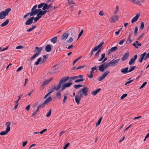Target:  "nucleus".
<instances>
[{
  "instance_id": "12",
  "label": "nucleus",
  "mask_w": 149,
  "mask_h": 149,
  "mask_svg": "<svg viewBox=\"0 0 149 149\" xmlns=\"http://www.w3.org/2000/svg\"><path fill=\"white\" fill-rule=\"evenodd\" d=\"M132 45L136 48H138V46H141V44L140 42L139 43L138 41L136 40L135 42L133 43Z\"/></svg>"
},
{
  "instance_id": "35",
  "label": "nucleus",
  "mask_w": 149,
  "mask_h": 149,
  "mask_svg": "<svg viewBox=\"0 0 149 149\" xmlns=\"http://www.w3.org/2000/svg\"><path fill=\"white\" fill-rule=\"evenodd\" d=\"M85 79H76L75 80V82L76 83H78L80 82L83 81L85 80Z\"/></svg>"
},
{
  "instance_id": "13",
  "label": "nucleus",
  "mask_w": 149,
  "mask_h": 149,
  "mask_svg": "<svg viewBox=\"0 0 149 149\" xmlns=\"http://www.w3.org/2000/svg\"><path fill=\"white\" fill-rule=\"evenodd\" d=\"M140 15L137 14L132 19L131 22L132 23H133L137 21Z\"/></svg>"
},
{
  "instance_id": "11",
  "label": "nucleus",
  "mask_w": 149,
  "mask_h": 149,
  "mask_svg": "<svg viewBox=\"0 0 149 149\" xmlns=\"http://www.w3.org/2000/svg\"><path fill=\"white\" fill-rule=\"evenodd\" d=\"M69 78V77H64L61 80H60L59 81V83L61 84L63 83H64L66 81H67L68 80V79Z\"/></svg>"
},
{
  "instance_id": "27",
  "label": "nucleus",
  "mask_w": 149,
  "mask_h": 149,
  "mask_svg": "<svg viewBox=\"0 0 149 149\" xmlns=\"http://www.w3.org/2000/svg\"><path fill=\"white\" fill-rule=\"evenodd\" d=\"M106 64H107V65H107L108 67L109 66H112V67H113V66H115V65L113 64V61H110L108 63H106Z\"/></svg>"
},
{
  "instance_id": "9",
  "label": "nucleus",
  "mask_w": 149,
  "mask_h": 149,
  "mask_svg": "<svg viewBox=\"0 0 149 149\" xmlns=\"http://www.w3.org/2000/svg\"><path fill=\"white\" fill-rule=\"evenodd\" d=\"M34 19V17H32L27 20L25 22V25H29L31 24L33 22V20Z\"/></svg>"
},
{
  "instance_id": "6",
  "label": "nucleus",
  "mask_w": 149,
  "mask_h": 149,
  "mask_svg": "<svg viewBox=\"0 0 149 149\" xmlns=\"http://www.w3.org/2000/svg\"><path fill=\"white\" fill-rule=\"evenodd\" d=\"M106 63H104L103 64L99 65V70L102 72H103L104 70L108 68Z\"/></svg>"
},
{
  "instance_id": "45",
  "label": "nucleus",
  "mask_w": 149,
  "mask_h": 149,
  "mask_svg": "<svg viewBox=\"0 0 149 149\" xmlns=\"http://www.w3.org/2000/svg\"><path fill=\"white\" fill-rule=\"evenodd\" d=\"M61 95V94L60 92L58 91L56 93V96L57 98H59Z\"/></svg>"
},
{
  "instance_id": "2",
  "label": "nucleus",
  "mask_w": 149,
  "mask_h": 149,
  "mask_svg": "<svg viewBox=\"0 0 149 149\" xmlns=\"http://www.w3.org/2000/svg\"><path fill=\"white\" fill-rule=\"evenodd\" d=\"M11 10L10 8H7L6 9L5 11H2L0 13V19H3L5 18L6 16H7Z\"/></svg>"
},
{
  "instance_id": "32",
  "label": "nucleus",
  "mask_w": 149,
  "mask_h": 149,
  "mask_svg": "<svg viewBox=\"0 0 149 149\" xmlns=\"http://www.w3.org/2000/svg\"><path fill=\"white\" fill-rule=\"evenodd\" d=\"M136 68V66H133L131 67L128 70V72H130L134 70Z\"/></svg>"
},
{
  "instance_id": "62",
  "label": "nucleus",
  "mask_w": 149,
  "mask_h": 149,
  "mask_svg": "<svg viewBox=\"0 0 149 149\" xmlns=\"http://www.w3.org/2000/svg\"><path fill=\"white\" fill-rule=\"evenodd\" d=\"M73 41V39L71 37H70L69 40L67 41V42L68 43L72 42Z\"/></svg>"
},
{
  "instance_id": "7",
  "label": "nucleus",
  "mask_w": 149,
  "mask_h": 149,
  "mask_svg": "<svg viewBox=\"0 0 149 149\" xmlns=\"http://www.w3.org/2000/svg\"><path fill=\"white\" fill-rule=\"evenodd\" d=\"M72 83L71 82H69L68 83H65L61 86L62 90H63L65 89V88L69 87L72 84Z\"/></svg>"
},
{
  "instance_id": "3",
  "label": "nucleus",
  "mask_w": 149,
  "mask_h": 149,
  "mask_svg": "<svg viewBox=\"0 0 149 149\" xmlns=\"http://www.w3.org/2000/svg\"><path fill=\"white\" fill-rule=\"evenodd\" d=\"M88 89H89L88 88L85 87L82 89H81L78 93L81 96H83V95L86 96L88 95Z\"/></svg>"
},
{
  "instance_id": "50",
  "label": "nucleus",
  "mask_w": 149,
  "mask_h": 149,
  "mask_svg": "<svg viewBox=\"0 0 149 149\" xmlns=\"http://www.w3.org/2000/svg\"><path fill=\"white\" fill-rule=\"evenodd\" d=\"M83 32V30H81L80 32V33H79V34L78 35V38L77 39V40H78V39L79 38V37L81 36Z\"/></svg>"
},
{
  "instance_id": "14",
  "label": "nucleus",
  "mask_w": 149,
  "mask_h": 149,
  "mask_svg": "<svg viewBox=\"0 0 149 149\" xmlns=\"http://www.w3.org/2000/svg\"><path fill=\"white\" fill-rule=\"evenodd\" d=\"M128 67H126L124 68H122L121 69V72L123 74H126L128 72Z\"/></svg>"
},
{
  "instance_id": "41",
  "label": "nucleus",
  "mask_w": 149,
  "mask_h": 149,
  "mask_svg": "<svg viewBox=\"0 0 149 149\" xmlns=\"http://www.w3.org/2000/svg\"><path fill=\"white\" fill-rule=\"evenodd\" d=\"M47 59V57L46 55H44L43 56V58L42 61V63H44L46 61Z\"/></svg>"
},
{
  "instance_id": "58",
  "label": "nucleus",
  "mask_w": 149,
  "mask_h": 149,
  "mask_svg": "<svg viewBox=\"0 0 149 149\" xmlns=\"http://www.w3.org/2000/svg\"><path fill=\"white\" fill-rule=\"evenodd\" d=\"M99 49L98 47H97V46H95L94 48L92 50L93 51L95 52L97 51L98 49Z\"/></svg>"
},
{
  "instance_id": "61",
  "label": "nucleus",
  "mask_w": 149,
  "mask_h": 149,
  "mask_svg": "<svg viewBox=\"0 0 149 149\" xmlns=\"http://www.w3.org/2000/svg\"><path fill=\"white\" fill-rule=\"evenodd\" d=\"M133 81V80H131L129 81H127V82H126L125 83V85H127V84H130V83H131V82H132Z\"/></svg>"
},
{
  "instance_id": "21",
  "label": "nucleus",
  "mask_w": 149,
  "mask_h": 149,
  "mask_svg": "<svg viewBox=\"0 0 149 149\" xmlns=\"http://www.w3.org/2000/svg\"><path fill=\"white\" fill-rule=\"evenodd\" d=\"M9 22V20L8 19L6 20L5 21L3 22L1 25V27H2L8 24Z\"/></svg>"
},
{
  "instance_id": "30",
  "label": "nucleus",
  "mask_w": 149,
  "mask_h": 149,
  "mask_svg": "<svg viewBox=\"0 0 149 149\" xmlns=\"http://www.w3.org/2000/svg\"><path fill=\"white\" fill-rule=\"evenodd\" d=\"M135 61L133 60V59L131 58L129 62V64L130 65H131L133 64H134L135 63Z\"/></svg>"
},
{
  "instance_id": "40",
  "label": "nucleus",
  "mask_w": 149,
  "mask_h": 149,
  "mask_svg": "<svg viewBox=\"0 0 149 149\" xmlns=\"http://www.w3.org/2000/svg\"><path fill=\"white\" fill-rule=\"evenodd\" d=\"M138 30V28L137 26H136L135 27L134 31V34L135 36H136L137 35V31Z\"/></svg>"
},
{
  "instance_id": "42",
  "label": "nucleus",
  "mask_w": 149,
  "mask_h": 149,
  "mask_svg": "<svg viewBox=\"0 0 149 149\" xmlns=\"http://www.w3.org/2000/svg\"><path fill=\"white\" fill-rule=\"evenodd\" d=\"M144 27V23L143 22H142L141 23V25L140 26V29L142 30L143 29Z\"/></svg>"
},
{
  "instance_id": "8",
  "label": "nucleus",
  "mask_w": 149,
  "mask_h": 149,
  "mask_svg": "<svg viewBox=\"0 0 149 149\" xmlns=\"http://www.w3.org/2000/svg\"><path fill=\"white\" fill-rule=\"evenodd\" d=\"M83 97V96H81L78 93L75 96V101L77 104H79V103L80 101L81 100V97Z\"/></svg>"
},
{
  "instance_id": "36",
  "label": "nucleus",
  "mask_w": 149,
  "mask_h": 149,
  "mask_svg": "<svg viewBox=\"0 0 149 149\" xmlns=\"http://www.w3.org/2000/svg\"><path fill=\"white\" fill-rule=\"evenodd\" d=\"M115 22V20L114 19V16H113L111 17V20L110 21V22L111 23H114Z\"/></svg>"
},
{
  "instance_id": "25",
  "label": "nucleus",
  "mask_w": 149,
  "mask_h": 149,
  "mask_svg": "<svg viewBox=\"0 0 149 149\" xmlns=\"http://www.w3.org/2000/svg\"><path fill=\"white\" fill-rule=\"evenodd\" d=\"M120 60V59H116L115 60H112V61H113V64L115 66L117 65L118 63L119 62V61Z\"/></svg>"
},
{
  "instance_id": "64",
  "label": "nucleus",
  "mask_w": 149,
  "mask_h": 149,
  "mask_svg": "<svg viewBox=\"0 0 149 149\" xmlns=\"http://www.w3.org/2000/svg\"><path fill=\"white\" fill-rule=\"evenodd\" d=\"M37 14V16L39 17L40 18L42 16V15L39 12H38Z\"/></svg>"
},
{
  "instance_id": "24",
  "label": "nucleus",
  "mask_w": 149,
  "mask_h": 149,
  "mask_svg": "<svg viewBox=\"0 0 149 149\" xmlns=\"http://www.w3.org/2000/svg\"><path fill=\"white\" fill-rule=\"evenodd\" d=\"M132 2L133 3L135 4H139L141 1V0H129Z\"/></svg>"
},
{
  "instance_id": "23",
  "label": "nucleus",
  "mask_w": 149,
  "mask_h": 149,
  "mask_svg": "<svg viewBox=\"0 0 149 149\" xmlns=\"http://www.w3.org/2000/svg\"><path fill=\"white\" fill-rule=\"evenodd\" d=\"M52 79V78H51L50 79L47 80L43 82V86H45L48 84L50 82Z\"/></svg>"
},
{
  "instance_id": "48",
  "label": "nucleus",
  "mask_w": 149,
  "mask_h": 149,
  "mask_svg": "<svg viewBox=\"0 0 149 149\" xmlns=\"http://www.w3.org/2000/svg\"><path fill=\"white\" fill-rule=\"evenodd\" d=\"M51 109H50L49 110V112L46 115V116L47 117H49L51 115Z\"/></svg>"
},
{
  "instance_id": "1",
  "label": "nucleus",
  "mask_w": 149,
  "mask_h": 149,
  "mask_svg": "<svg viewBox=\"0 0 149 149\" xmlns=\"http://www.w3.org/2000/svg\"><path fill=\"white\" fill-rule=\"evenodd\" d=\"M37 7V5L36 4L31 9V15H35L39 12L43 16L47 12V10H41V9H36Z\"/></svg>"
},
{
  "instance_id": "18",
  "label": "nucleus",
  "mask_w": 149,
  "mask_h": 149,
  "mask_svg": "<svg viewBox=\"0 0 149 149\" xmlns=\"http://www.w3.org/2000/svg\"><path fill=\"white\" fill-rule=\"evenodd\" d=\"M52 100V97L51 96L49 97L48 98L46 99V100L43 102L45 104H46L49 102L51 101Z\"/></svg>"
},
{
  "instance_id": "59",
  "label": "nucleus",
  "mask_w": 149,
  "mask_h": 149,
  "mask_svg": "<svg viewBox=\"0 0 149 149\" xmlns=\"http://www.w3.org/2000/svg\"><path fill=\"white\" fill-rule=\"evenodd\" d=\"M148 58H149V52L146 55L145 58H144V60H146Z\"/></svg>"
},
{
  "instance_id": "34",
  "label": "nucleus",
  "mask_w": 149,
  "mask_h": 149,
  "mask_svg": "<svg viewBox=\"0 0 149 149\" xmlns=\"http://www.w3.org/2000/svg\"><path fill=\"white\" fill-rule=\"evenodd\" d=\"M45 104H44V102H43L42 104L39 105L38 107V108H42L44 107Z\"/></svg>"
},
{
  "instance_id": "22",
  "label": "nucleus",
  "mask_w": 149,
  "mask_h": 149,
  "mask_svg": "<svg viewBox=\"0 0 149 149\" xmlns=\"http://www.w3.org/2000/svg\"><path fill=\"white\" fill-rule=\"evenodd\" d=\"M42 9L44 10H46L49 9L48 4L47 3H44V5L43 6Z\"/></svg>"
},
{
  "instance_id": "26",
  "label": "nucleus",
  "mask_w": 149,
  "mask_h": 149,
  "mask_svg": "<svg viewBox=\"0 0 149 149\" xmlns=\"http://www.w3.org/2000/svg\"><path fill=\"white\" fill-rule=\"evenodd\" d=\"M110 72L109 71H107L103 73L102 75L104 78Z\"/></svg>"
},
{
  "instance_id": "16",
  "label": "nucleus",
  "mask_w": 149,
  "mask_h": 149,
  "mask_svg": "<svg viewBox=\"0 0 149 149\" xmlns=\"http://www.w3.org/2000/svg\"><path fill=\"white\" fill-rule=\"evenodd\" d=\"M101 89L100 88H98L96 90L92 92H91V94L93 95H95L99 91L101 90Z\"/></svg>"
},
{
  "instance_id": "38",
  "label": "nucleus",
  "mask_w": 149,
  "mask_h": 149,
  "mask_svg": "<svg viewBox=\"0 0 149 149\" xmlns=\"http://www.w3.org/2000/svg\"><path fill=\"white\" fill-rule=\"evenodd\" d=\"M76 79H78V77L77 76H75L71 77L70 79V82L72 80H74Z\"/></svg>"
},
{
  "instance_id": "63",
  "label": "nucleus",
  "mask_w": 149,
  "mask_h": 149,
  "mask_svg": "<svg viewBox=\"0 0 149 149\" xmlns=\"http://www.w3.org/2000/svg\"><path fill=\"white\" fill-rule=\"evenodd\" d=\"M23 68V67L22 66H21V67H19L18 69H17V70H16V71L17 72H19L20 70H21Z\"/></svg>"
},
{
  "instance_id": "46",
  "label": "nucleus",
  "mask_w": 149,
  "mask_h": 149,
  "mask_svg": "<svg viewBox=\"0 0 149 149\" xmlns=\"http://www.w3.org/2000/svg\"><path fill=\"white\" fill-rule=\"evenodd\" d=\"M127 94L126 93L124 94L120 97V99L122 100L125 97L127 96Z\"/></svg>"
},
{
  "instance_id": "53",
  "label": "nucleus",
  "mask_w": 149,
  "mask_h": 149,
  "mask_svg": "<svg viewBox=\"0 0 149 149\" xmlns=\"http://www.w3.org/2000/svg\"><path fill=\"white\" fill-rule=\"evenodd\" d=\"M104 78L102 75L99 77L98 79V80L99 81H101Z\"/></svg>"
},
{
  "instance_id": "49",
  "label": "nucleus",
  "mask_w": 149,
  "mask_h": 149,
  "mask_svg": "<svg viewBox=\"0 0 149 149\" xmlns=\"http://www.w3.org/2000/svg\"><path fill=\"white\" fill-rule=\"evenodd\" d=\"M40 18L39 17L37 16V17H36L35 18L34 17V21L35 22H36L37 21H38L39 19H40Z\"/></svg>"
},
{
  "instance_id": "5",
  "label": "nucleus",
  "mask_w": 149,
  "mask_h": 149,
  "mask_svg": "<svg viewBox=\"0 0 149 149\" xmlns=\"http://www.w3.org/2000/svg\"><path fill=\"white\" fill-rule=\"evenodd\" d=\"M35 49L37 50V52L34 55L31 57V60L35 58L38 56L39 55L42 49V47L39 48L38 47H36L35 48Z\"/></svg>"
},
{
  "instance_id": "52",
  "label": "nucleus",
  "mask_w": 149,
  "mask_h": 149,
  "mask_svg": "<svg viewBox=\"0 0 149 149\" xmlns=\"http://www.w3.org/2000/svg\"><path fill=\"white\" fill-rule=\"evenodd\" d=\"M67 97L65 95L64 96V98L63 101V104H64V103H65V102L67 100Z\"/></svg>"
},
{
  "instance_id": "37",
  "label": "nucleus",
  "mask_w": 149,
  "mask_h": 149,
  "mask_svg": "<svg viewBox=\"0 0 149 149\" xmlns=\"http://www.w3.org/2000/svg\"><path fill=\"white\" fill-rule=\"evenodd\" d=\"M82 86V85L80 84L75 85L74 86V88L76 89H78L79 87Z\"/></svg>"
},
{
  "instance_id": "56",
  "label": "nucleus",
  "mask_w": 149,
  "mask_h": 149,
  "mask_svg": "<svg viewBox=\"0 0 149 149\" xmlns=\"http://www.w3.org/2000/svg\"><path fill=\"white\" fill-rule=\"evenodd\" d=\"M70 143H68L66 144L63 148V149H66L68 146L69 145Z\"/></svg>"
},
{
  "instance_id": "31",
  "label": "nucleus",
  "mask_w": 149,
  "mask_h": 149,
  "mask_svg": "<svg viewBox=\"0 0 149 149\" xmlns=\"http://www.w3.org/2000/svg\"><path fill=\"white\" fill-rule=\"evenodd\" d=\"M105 53L101 55V57L98 60L99 61H101L105 57Z\"/></svg>"
},
{
  "instance_id": "47",
  "label": "nucleus",
  "mask_w": 149,
  "mask_h": 149,
  "mask_svg": "<svg viewBox=\"0 0 149 149\" xmlns=\"http://www.w3.org/2000/svg\"><path fill=\"white\" fill-rule=\"evenodd\" d=\"M54 88L53 86L49 90V93H51L52 92L54 91Z\"/></svg>"
},
{
  "instance_id": "60",
  "label": "nucleus",
  "mask_w": 149,
  "mask_h": 149,
  "mask_svg": "<svg viewBox=\"0 0 149 149\" xmlns=\"http://www.w3.org/2000/svg\"><path fill=\"white\" fill-rule=\"evenodd\" d=\"M125 41V40L124 39L122 40L120 42H119L118 43L119 45H122Z\"/></svg>"
},
{
  "instance_id": "29",
  "label": "nucleus",
  "mask_w": 149,
  "mask_h": 149,
  "mask_svg": "<svg viewBox=\"0 0 149 149\" xmlns=\"http://www.w3.org/2000/svg\"><path fill=\"white\" fill-rule=\"evenodd\" d=\"M35 28H36V26L35 25H32V27L27 30V31L30 32Z\"/></svg>"
},
{
  "instance_id": "20",
  "label": "nucleus",
  "mask_w": 149,
  "mask_h": 149,
  "mask_svg": "<svg viewBox=\"0 0 149 149\" xmlns=\"http://www.w3.org/2000/svg\"><path fill=\"white\" fill-rule=\"evenodd\" d=\"M68 36V33H64L62 36L61 37V39L62 40H65L66 39Z\"/></svg>"
},
{
  "instance_id": "15",
  "label": "nucleus",
  "mask_w": 149,
  "mask_h": 149,
  "mask_svg": "<svg viewBox=\"0 0 149 149\" xmlns=\"http://www.w3.org/2000/svg\"><path fill=\"white\" fill-rule=\"evenodd\" d=\"M117 49L118 48L116 46L112 47L110 49H109L108 50V53L109 54L110 53L113 52L114 51H115L117 50Z\"/></svg>"
},
{
  "instance_id": "44",
  "label": "nucleus",
  "mask_w": 149,
  "mask_h": 149,
  "mask_svg": "<svg viewBox=\"0 0 149 149\" xmlns=\"http://www.w3.org/2000/svg\"><path fill=\"white\" fill-rule=\"evenodd\" d=\"M146 52H145L143 53V54H141V58H142L144 60V58H145V56L146 55Z\"/></svg>"
},
{
  "instance_id": "43",
  "label": "nucleus",
  "mask_w": 149,
  "mask_h": 149,
  "mask_svg": "<svg viewBox=\"0 0 149 149\" xmlns=\"http://www.w3.org/2000/svg\"><path fill=\"white\" fill-rule=\"evenodd\" d=\"M44 5V3H41L40 4L38 5V9H40V8H42V7H43V6Z\"/></svg>"
},
{
  "instance_id": "57",
  "label": "nucleus",
  "mask_w": 149,
  "mask_h": 149,
  "mask_svg": "<svg viewBox=\"0 0 149 149\" xmlns=\"http://www.w3.org/2000/svg\"><path fill=\"white\" fill-rule=\"evenodd\" d=\"M30 108V105H28L26 108L25 110L27 111H28L29 110Z\"/></svg>"
},
{
  "instance_id": "17",
  "label": "nucleus",
  "mask_w": 149,
  "mask_h": 149,
  "mask_svg": "<svg viewBox=\"0 0 149 149\" xmlns=\"http://www.w3.org/2000/svg\"><path fill=\"white\" fill-rule=\"evenodd\" d=\"M45 49L46 52H50L52 50L51 46L50 45H48L46 46Z\"/></svg>"
},
{
  "instance_id": "54",
  "label": "nucleus",
  "mask_w": 149,
  "mask_h": 149,
  "mask_svg": "<svg viewBox=\"0 0 149 149\" xmlns=\"http://www.w3.org/2000/svg\"><path fill=\"white\" fill-rule=\"evenodd\" d=\"M23 48V47L21 45H19L17 46L16 48V49H21Z\"/></svg>"
},
{
  "instance_id": "28",
  "label": "nucleus",
  "mask_w": 149,
  "mask_h": 149,
  "mask_svg": "<svg viewBox=\"0 0 149 149\" xmlns=\"http://www.w3.org/2000/svg\"><path fill=\"white\" fill-rule=\"evenodd\" d=\"M57 37H55L52 38L51 40V41L53 43H55L57 41Z\"/></svg>"
},
{
  "instance_id": "4",
  "label": "nucleus",
  "mask_w": 149,
  "mask_h": 149,
  "mask_svg": "<svg viewBox=\"0 0 149 149\" xmlns=\"http://www.w3.org/2000/svg\"><path fill=\"white\" fill-rule=\"evenodd\" d=\"M6 124L7 127L6 131H4L1 132L0 133V135H6L10 130V127L11 123L10 122H8L6 123Z\"/></svg>"
},
{
  "instance_id": "10",
  "label": "nucleus",
  "mask_w": 149,
  "mask_h": 149,
  "mask_svg": "<svg viewBox=\"0 0 149 149\" xmlns=\"http://www.w3.org/2000/svg\"><path fill=\"white\" fill-rule=\"evenodd\" d=\"M129 56V54L128 52L125 53L121 58V60L123 61L126 60Z\"/></svg>"
},
{
  "instance_id": "19",
  "label": "nucleus",
  "mask_w": 149,
  "mask_h": 149,
  "mask_svg": "<svg viewBox=\"0 0 149 149\" xmlns=\"http://www.w3.org/2000/svg\"><path fill=\"white\" fill-rule=\"evenodd\" d=\"M61 84L59 82L58 84L56 86L54 85L53 86V87L55 90L57 91H58L61 88Z\"/></svg>"
},
{
  "instance_id": "51",
  "label": "nucleus",
  "mask_w": 149,
  "mask_h": 149,
  "mask_svg": "<svg viewBox=\"0 0 149 149\" xmlns=\"http://www.w3.org/2000/svg\"><path fill=\"white\" fill-rule=\"evenodd\" d=\"M146 82H145L144 83H143V84L141 85V87H140L139 89H141L142 88H143L146 84H147Z\"/></svg>"
},
{
  "instance_id": "55",
  "label": "nucleus",
  "mask_w": 149,
  "mask_h": 149,
  "mask_svg": "<svg viewBox=\"0 0 149 149\" xmlns=\"http://www.w3.org/2000/svg\"><path fill=\"white\" fill-rule=\"evenodd\" d=\"M68 2L69 3V5H71L72 4H74V3L72 2V0H68Z\"/></svg>"
},
{
  "instance_id": "33",
  "label": "nucleus",
  "mask_w": 149,
  "mask_h": 149,
  "mask_svg": "<svg viewBox=\"0 0 149 149\" xmlns=\"http://www.w3.org/2000/svg\"><path fill=\"white\" fill-rule=\"evenodd\" d=\"M102 119V117H101L100 118V119H99V120H98V121L96 123V126H97V125H99L100 124Z\"/></svg>"
},
{
  "instance_id": "39",
  "label": "nucleus",
  "mask_w": 149,
  "mask_h": 149,
  "mask_svg": "<svg viewBox=\"0 0 149 149\" xmlns=\"http://www.w3.org/2000/svg\"><path fill=\"white\" fill-rule=\"evenodd\" d=\"M31 12L29 13H27L25 15L24 17H23L24 19L26 18L29 15H30V16H33V15H31Z\"/></svg>"
}]
</instances>
